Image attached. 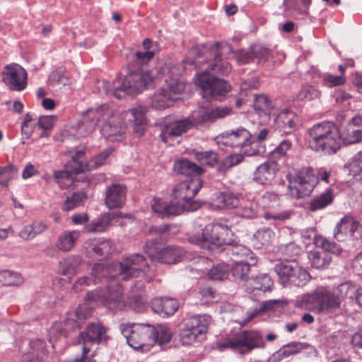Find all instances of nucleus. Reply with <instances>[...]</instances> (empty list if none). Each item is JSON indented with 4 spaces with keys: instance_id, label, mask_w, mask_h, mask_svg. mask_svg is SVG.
Segmentation results:
<instances>
[{
    "instance_id": "f257e3e1",
    "label": "nucleus",
    "mask_w": 362,
    "mask_h": 362,
    "mask_svg": "<svg viewBox=\"0 0 362 362\" xmlns=\"http://www.w3.org/2000/svg\"><path fill=\"white\" fill-rule=\"evenodd\" d=\"M146 107L137 105L129 111L116 112L113 106L102 105L88 109L83 115L78 126L79 136H84L91 132L101 123L100 132L105 140L110 142L120 141L124 139L127 132L125 120L127 119L133 127L134 134L141 136L146 127Z\"/></svg>"
},
{
    "instance_id": "f03ea898",
    "label": "nucleus",
    "mask_w": 362,
    "mask_h": 362,
    "mask_svg": "<svg viewBox=\"0 0 362 362\" xmlns=\"http://www.w3.org/2000/svg\"><path fill=\"white\" fill-rule=\"evenodd\" d=\"M231 52L232 48L227 42L216 43L210 48L203 47L202 50H198L197 48L191 50V54H197L192 62L197 68L205 63V58L214 57L207 68L197 74L194 78L195 84L201 88L203 98L221 100L229 91L230 86L227 81L219 79L215 74L226 76L230 72L231 65L222 55Z\"/></svg>"
},
{
    "instance_id": "7ed1b4c3",
    "label": "nucleus",
    "mask_w": 362,
    "mask_h": 362,
    "mask_svg": "<svg viewBox=\"0 0 362 362\" xmlns=\"http://www.w3.org/2000/svg\"><path fill=\"white\" fill-rule=\"evenodd\" d=\"M182 66L175 64L168 59L158 67L155 80H163L164 83L151 98V105L155 109H165L179 98L185 89V83L179 78Z\"/></svg>"
},
{
    "instance_id": "20e7f679",
    "label": "nucleus",
    "mask_w": 362,
    "mask_h": 362,
    "mask_svg": "<svg viewBox=\"0 0 362 362\" xmlns=\"http://www.w3.org/2000/svg\"><path fill=\"white\" fill-rule=\"evenodd\" d=\"M308 144L314 151L323 155L335 154L341 148V135L337 127L331 122L313 126L308 131Z\"/></svg>"
},
{
    "instance_id": "39448f33",
    "label": "nucleus",
    "mask_w": 362,
    "mask_h": 362,
    "mask_svg": "<svg viewBox=\"0 0 362 362\" xmlns=\"http://www.w3.org/2000/svg\"><path fill=\"white\" fill-rule=\"evenodd\" d=\"M189 242L203 250H219L223 245H230L235 242L234 235L227 225L214 221L206 225L202 232L189 237Z\"/></svg>"
},
{
    "instance_id": "423d86ee",
    "label": "nucleus",
    "mask_w": 362,
    "mask_h": 362,
    "mask_svg": "<svg viewBox=\"0 0 362 362\" xmlns=\"http://www.w3.org/2000/svg\"><path fill=\"white\" fill-rule=\"evenodd\" d=\"M153 77L148 71H136L129 73L122 80L117 78L112 82H104L103 89L107 95L121 99L127 95H136L153 81Z\"/></svg>"
},
{
    "instance_id": "0eeeda50",
    "label": "nucleus",
    "mask_w": 362,
    "mask_h": 362,
    "mask_svg": "<svg viewBox=\"0 0 362 362\" xmlns=\"http://www.w3.org/2000/svg\"><path fill=\"white\" fill-rule=\"evenodd\" d=\"M264 346L263 336L256 330L243 331L216 343V347L219 351L230 349L240 354H246L254 349H263Z\"/></svg>"
},
{
    "instance_id": "6e6552de",
    "label": "nucleus",
    "mask_w": 362,
    "mask_h": 362,
    "mask_svg": "<svg viewBox=\"0 0 362 362\" xmlns=\"http://www.w3.org/2000/svg\"><path fill=\"white\" fill-rule=\"evenodd\" d=\"M296 305L318 313L339 308V300L324 287L318 288L311 293L303 294L296 300Z\"/></svg>"
},
{
    "instance_id": "1a4fd4ad",
    "label": "nucleus",
    "mask_w": 362,
    "mask_h": 362,
    "mask_svg": "<svg viewBox=\"0 0 362 362\" xmlns=\"http://www.w3.org/2000/svg\"><path fill=\"white\" fill-rule=\"evenodd\" d=\"M119 329L129 346L134 350L146 352L153 345L151 335L153 325L144 323L122 324Z\"/></svg>"
},
{
    "instance_id": "9d476101",
    "label": "nucleus",
    "mask_w": 362,
    "mask_h": 362,
    "mask_svg": "<svg viewBox=\"0 0 362 362\" xmlns=\"http://www.w3.org/2000/svg\"><path fill=\"white\" fill-rule=\"evenodd\" d=\"M202 187L200 177H197L183 181L174 187L171 201L176 207L182 208L180 214L185 211H194L199 208V203L193 198Z\"/></svg>"
},
{
    "instance_id": "9b49d317",
    "label": "nucleus",
    "mask_w": 362,
    "mask_h": 362,
    "mask_svg": "<svg viewBox=\"0 0 362 362\" xmlns=\"http://www.w3.org/2000/svg\"><path fill=\"white\" fill-rule=\"evenodd\" d=\"M115 273L119 279L128 280L132 277L146 275V280L151 281L153 271L142 255L134 254L126 257L122 262L112 264Z\"/></svg>"
},
{
    "instance_id": "f8f14e48",
    "label": "nucleus",
    "mask_w": 362,
    "mask_h": 362,
    "mask_svg": "<svg viewBox=\"0 0 362 362\" xmlns=\"http://www.w3.org/2000/svg\"><path fill=\"white\" fill-rule=\"evenodd\" d=\"M86 300L100 303L109 310L118 311L125 307L122 288L115 280H112L106 291L96 289L87 293Z\"/></svg>"
},
{
    "instance_id": "ddd939ff",
    "label": "nucleus",
    "mask_w": 362,
    "mask_h": 362,
    "mask_svg": "<svg viewBox=\"0 0 362 362\" xmlns=\"http://www.w3.org/2000/svg\"><path fill=\"white\" fill-rule=\"evenodd\" d=\"M288 180V192L296 199L308 196L317 184V177L313 169L305 168L293 175H287Z\"/></svg>"
},
{
    "instance_id": "4468645a",
    "label": "nucleus",
    "mask_w": 362,
    "mask_h": 362,
    "mask_svg": "<svg viewBox=\"0 0 362 362\" xmlns=\"http://www.w3.org/2000/svg\"><path fill=\"white\" fill-rule=\"evenodd\" d=\"M211 317L207 315H196L188 319L180 332V341L184 346L192 345L200 341L208 329Z\"/></svg>"
},
{
    "instance_id": "2eb2a0df",
    "label": "nucleus",
    "mask_w": 362,
    "mask_h": 362,
    "mask_svg": "<svg viewBox=\"0 0 362 362\" xmlns=\"http://www.w3.org/2000/svg\"><path fill=\"white\" fill-rule=\"evenodd\" d=\"M196 126L197 123L192 118V112L189 117L180 120L171 121L166 118L159 124L160 137L163 142L171 146L177 138Z\"/></svg>"
},
{
    "instance_id": "dca6fc26",
    "label": "nucleus",
    "mask_w": 362,
    "mask_h": 362,
    "mask_svg": "<svg viewBox=\"0 0 362 362\" xmlns=\"http://www.w3.org/2000/svg\"><path fill=\"white\" fill-rule=\"evenodd\" d=\"M106 338V329L100 324H91L85 332H81L78 337V344H82L84 359L93 357L98 344Z\"/></svg>"
},
{
    "instance_id": "f3484780",
    "label": "nucleus",
    "mask_w": 362,
    "mask_h": 362,
    "mask_svg": "<svg viewBox=\"0 0 362 362\" xmlns=\"http://www.w3.org/2000/svg\"><path fill=\"white\" fill-rule=\"evenodd\" d=\"M144 250L152 261L165 264H176L185 255V250L175 245H168L160 250L155 240L148 241Z\"/></svg>"
},
{
    "instance_id": "a211bd4d",
    "label": "nucleus",
    "mask_w": 362,
    "mask_h": 362,
    "mask_svg": "<svg viewBox=\"0 0 362 362\" xmlns=\"http://www.w3.org/2000/svg\"><path fill=\"white\" fill-rule=\"evenodd\" d=\"M230 250L232 254L241 257L240 259L235 260L231 267L233 276L240 280L247 279L250 267L254 266L257 262L256 257L249 249L243 247H233Z\"/></svg>"
},
{
    "instance_id": "6ab92c4d",
    "label": "nucleus",
    "mask_w": 362,
    "mask_h": 362,
    "mask_svg": "<svg viewBox=\"0 0 362 362\" xmlns=\"http://www.w3.org/2000/svg\"><path fill=\"white\" fill-rule=\"evenodd\" d=\"M362 227L353 216H345L337 224L334 230V238L339 242L358 240L361 237Z\"/></svg>"
},
{
    "instance_id": "aec40b11",
    "label": "nucleus",
    "mask_w": 362,
    "mask_h": 362,
    "mask_svg": "<svg viewBox=\"0 0 362 362\" xmlns=\"http://www.w3.org/2000/svg\"><path fill=\"white\" fill-rule=\"evenodd\" d=\"M251 134L243 127H239L230 132H225L215 138L218 145L242 148L251 144Z\"/></svg>"
},
{
    "instance_id": "412c9836",
    "label": "nucleus",
    "mask_w": 362,
    "mask_h": 362,
    "mask_svg": "<svg viewBox=\"0 0 362 362\" xmlns=\"http://www.w3.org/2000/svg\"><path fill=\"white\" fill-rule=\"evenodd\" d=\"M194 269L200 277L208 276L212 280H223L228 276L230 267L224 262L211 267V262L208 258L199 257L197 266Z\"/></svg>"
},
{
    "instance_id": "4be33fe9",
    "label": "nucleus",
    "mask_w": 362,
    "mask_h": 362,
    "mask_svg": "<svg viewBox=\"0 0 362 362\" xmlns=\"http://www.w3.org/2000/svg\"><path fill=\"white\" fill-rule=\"evenodd\" d=\"M111 269L110 267H105L103 264H95L92 269L91 276H84L78 279L72 288L76 292H79L86 286H90L102 282L103 279L107 281V275H110V278L115 276V274L111 272Z\"/></svg>"
},
{
    "instance_id": "5701e85b",
    "label": "nucleus",
    "mask_w": 362,
    "mask_h": 362,
    "mask_svg": "<svg viewBox=\"0 0 362 362\" xmlns=\"http://www.w3.org/2000/svg\"><path fill=\"white\" fill-rule=\"evenodd\" d=\"M3 81L11 90L22 91L27 86V72L17 64L7 65Z\"/></svg>"
},
{
    "instance_id": "b1692460",
    "label": "nucleus",
    "mask_w": 362,
    "mask_h": 362,
    "mask_svg": "<svg viewBox=\"0 0 362 362\" xmlns=\"http://www.w3.org/2000/svg\"><path fill=\"white\" fill-rule=\"evenodd\" d=\"M232 114L233 109L227 106H218L211 109L199 107L192 112V118L197 123V125H199L204 123H212Z\"/></svg>"
},
{
    "instance_id": "393cba45",
    "label": "nucleus",
    "mask_w": 362,
    "mask_h": 362,
    "mask_svg": "<svg viewBox=\"0 0 362 362\" xmlns=\"http://www.w3.org/2000/svg\"><path fill=\"white\" fill-rule=\"evenodd\" d=\"M341 141L346 145L356 144L362 140V112L353 117L343 129Z\"/></svg>"
},
{
    "instance_id": "a878e982",
    "label": "nucleus",
    "mask_w": 362,
    "mask_h": 362,
    "mask_svg": "<svg viewBox=\"0 0 362 362\" xmlns=\"http://www.w3.org/2000/svg\"><path fill=\"white\" fill-rule=\"evenodd\" d=\"M84 152L83 151H78L75 153V154L72 156V162L74 165V169L72 171L65 169L62 170L55 171L54 173V177L55 180L59 184V187L62 188H64L66 186H69L72 182V174H78L83 170H79L78 168L81 165H87V163L83 162Z\"/></svg>"
},
{
    "instance_id": "bb28decb",
    "label": "nucleus",
    "mask_w": 362,
    "mask_h": 362,
    "mask_svg": "<svg viewBox=\"0 0 362 362\" xmlns=\"http://www.w3.org/2000/svg\"><path fill=\"white\" fill-rule=\"evenodd\" d=\"M83 264L84 261L81 256L69 255L59 262L58 273L71 279L82 271Z\"/></svg>"
},
{
    "instance_id": "cd10ccee",
    "label": "nucleus",
    "mask_w": 362,
    "mask_h": 362,
    "mask_svg": "<svg viewBox=\"0 0 362 362\" xmlns=\"http://www.w3.org/2000/svg\"><path fill=\"white\" fill-rule=\"evenodd\" d=\"M126 201V188L119 184L108 187L105 194V204L109 209L121 208Z\"/></svg>"
},
{
    "instance_id": "c85d7f7f",
    "label": "nucleus",
    "mask_w": 362,
    "mask_h": 362,
    "mask_svg": "<svg viewBox=\"0 0 362 362\" xmlns=\"http://www.w3.org/2000/svg\"><path fill=\"white\" fill-rule=\"evenodd\" d=\"M76 322L67 319L64 322H55L48 331L49 343L52 347L57 349L56 342L59 339H64L66 336L68 330L74 328Z\"/></svg>"
},
{
    "instance_id": "c756f323",
    "label": "nucleus",
    "mask_w": 362,
    "mask_h": 362,
    "mask_svg": "<svg viewBox=\"0 0 362 362\" xmlns=\"http://www.w3.org/2000/svg\"><path fill=\"white\" fill-rule=\"evenodd\" d=\"M297 122V115L288 109L280 111L274 119L276 127L283 134L291 132L296 128Z\"/></svg>"
},
{
    "instance_id": "7c9ffc66",
    "label": "nucleus",
    "mask_w": 362,
    "mask_h": 362,
    "mask_svg": "<svg viewBox=\"0 0 362 362\" xmlns=\"http://www.w3.org/2000/svg\"><path fill=\"white\" fill-rule=\"evenodd\" d=\"M178 308V301L172 298H155L151 301L153 311L162 316L173 315Z\"/></svg>"
},
{
    "instance_id": "2f4dec72",
    "label": "nucleus",
    "mask_w": 362,
    "mask_h": 362,
    "mask_svg": "<svg viewBox=\"0 0 362 362\" xmlns=\"http://www.w3.org/2000/svg\"><path fill=\"white\" fill-rule=\"evenodd\" d=\"M46 354L45 342L41 339L31 340L29 347L22 356L23 362H44L43 358Z\"/></svg>"
},
{
    "instance_id": "473e14b6",
    "label": "nucleus",
    "mask_w": 362,
    "mask_h": 362,
    "mask_svg": "<svg viewBox=\"0 0 362 362\" xmlns=\"http://www.w3.org/2000/svg\"><path fill=\"white\" fill-rule=\"evenodd\" d=\"M278 170L279 165L276 162L271 160L264 162L257 168L254 180L261 185H265L274 179Z\"/></svg>"
},
{
    "instance_id": "72a5a7b5",
    "label": "nucleus",
    "mask_w": 362,
    "mask_h": 362,
    "mask_svg": "<svg viewBox=\"0 0 362 362\" xmlns=\"http://www.w3.org/2000/svg\"><path fill=\"white\" fill-rule=\"evenodd\" d=\"M240 202L238 194L225 192L216 194L211 204L216 209H233L238 206Z\"/></svg>"
},
{
    "instance_id": "f704fd0d",
    "label": "nucleus",
    "mask_w": 362,
    "mask_h": 362,
    "mask_svg": "<svg viewBox=\"0 0 362 362\" xmlns=\"http://www.w3.org/2000/svg\"><path fill=\"white\" fill-rule=\"evenodd\" d=\"M173 331L167 325H153V334L151 339L153 341V345L158 344L160 348L166 349L173 337Z\"/></svg>"
},
{
    "instance_id": "c9c22d12",
    "label": "nucleus",
    "mask_w": 362,
    "mask_h": 362,
    "mask_svg": "<svg viewBox=\"0 0 362 362\" xmlns=\"http://www.w3.org/2000/svg\"><path fill=\"white\" fill-rule=\"evenodd\" d=\"M174 170L179 174L193 178L199 177L203 173L202 168L187 159L177 160L174 164Z\"/></svg>"
},
{
    "instance_id": "e433bc0d",
    "label": "nucleus",
    "mask_w": 362,
    "mask_h": 362,
    "mask_svg": "<svg viewBox=\"0 0 362 362\" xmlns=\"http://www.w3.org/2000/svg\"><path fill=\"white\" fill-rule=\"evenodd\" d=\"M88 252L97 256L108 255L115 250V244L110 240L99 238L91 240L88 247Z\"/></svg>"
},
{
    "instance_id": "4c0bfd02",
    "label": "nucleus",
    "mask_w": 362,
    "mask_h": 362,
    "mask_svg": "<svg viewBox=\"0 0 362 362\" xmlns=\"http://www.w3.org/2000/svg\"><path fill=\"white\" fill-rule=\"evenodd\" d=\"M153 211L162 216L168 217L170 216H177L180 214L182 208L176 207L171 201L170 203H165L161 199L154 198L151 204Z\"/></svg>"
},
{
    "instance_id": "58836bf2",
    "label": "nucleus",
    "mask_w": 362,
    "mask_h": 362,
    "mask_svg": "<svg viewBox=\"0 0 362 362\" xmlns=\"http://www.w3.org/2000/svg\"><path fill=\"white\" fill-rule=\"evenodd\" d=\"M80 235V231L77 230H66L59 235L55 247L63 252L70 251Z\"/></svg>"
},
{
    "instance_id": "ea45409f",
    "label": "nucleus",
    "mask_w": 362,
    "mask_h": 362,
    "mask_svg": "<svg viewBox=\"0 0 362 362\" xmlns=\"http://www.w3.org/2000/svg\"><path fill=\"white\" fill-rule=\"evenodd\" d=\"M254 108L262 122H267L274 110V105L264 95H257L254 100Z\"/></svg>"
},
{
    "instance_id": "a19ab883",
    "label": "nucleus",
    "mask_w": 362,
    "mask_h": 362,
    "mask_svg": "<svg viewBox=\"0 0 362 362\" xmlns=\"http://www.w3.org/2000/svg\"><path fill=\"white\" fill-rule=\"evenodd\" d=\"M273 281L270 276L266 274H260L255 279H251L247 283V292H253V291H260L265 292L269 291Z\"/></svg>"
},
{
    "instance_id": "79ce46f5",
    "label": "nucleus",
    "mask_w": 362,
    "mask_h": 362,
    "mask_svg": "<svg viewBox=\"0 0 362 362\" xmlns=\"http://www.w3.org/2000/svg\"><path fill=\"white\" fill-rule=\"evenodd\" d=\"M334 199L333 190L327 189L318 196L314 197L310 202V209L312 211L322 209L331 204Z\"/></svg>"
},
{
    "instance_id": "37998d69",
    "label": "nucleus",
    "mask_w": 362,
    "mask_h": 362,
    "mask_svg": "<svg viewBox=\"0 0 362 362\" xmlns=\"http://www.w3.org/2000/svg\"><path fill=\"white\" fill-rule=\"evenodd\" d=\"M344 169L349 173V175L356 180L362 179V151L358 152L354 155L344 165Z\"/></svg>"
},
{
    "instance_id": "c03bdc74",
    "label": "nucleus",
    "mask_w": 362,
    "mask_h": 362,
    "mask_svg": "<svg viewBox=\"0 0 362 362\" xmlns=\"http://www.w3.org/2000/svg\"><path fill=\"white\" fill-rule=\"evenodd\" d=\"M238 214L240 216L245 218H254L260 214V208L255 199L254 200H248L245 204L240 203Z\"/></svg>"
},
{
    "instance_id": "a18cd8bd",
    "label": "nucleus",
    "mask_w": 362,
    "mask_h": 362,
    "mask_svg": "<svg viewBox=\"0 0 362 362\" xmlns=\"http://www.w3.org/2000/svg\"><path fill=\"white\" fill-rule=\"evenodd\" d=\"M257 247L260 248L270 245L275 237V233L269 228H262L257 230L253 235Z\"/></svg>"
},
{
    "instance_id": "49530a36",
    "label": "nucleus",
    "mask_w": 362,
    "mask_h": 362,
    "mask_svg": "<svg viewBox=\"0 0 362 362\" xmlns=\"http://www.w3.org/2000/svg\"><path fill=\"white\" fill-rule=\"evenodd\" d=\"M357 291L356 286L351 282H344L339 284L336 291L332 292L334 298L339 300V305H341V299L344 298H352L356 296Z\"/></svg>"
},
{
    "instance_id": "de8ad7c7",
    "label": "nucleus",
    "mask_w": 362,
    "mask_h": 362,
    "mask_svg": "<svg viewBox=\"0 0 362 362\" xmlns=\"http://www.w3.org/2000/svg\"><path fill=\"white\" fill-rule=\"evenodd\" d=\"M113 149L108 148L102 151L100 154L92 158L87 163V165H81L78 170H91L104 165L106 159L112 153Z\"/></svg>"
},
{
    "instance_id": "09e8293b",
    "label": "nucleus",
    "mask_w": 362,
    "mask_h": 362,
    "mask_svg": "<svg viewBox=\"0 0 362 362\" xmlns=\"http://www.w3.org/2000/svg\"><path fill=\"white\" fill-rule=\"evenodd\" d=\"M308 257L312 267L317 269L326 268L331 262L330 256L325 252L320 253L317 251H311Z\"/></svg>"
},
{
    "instance_id": "8fccbe9b",
    "label": "nucleus",
    "mask_w": 362,
    "mask_h": 362,
    "mask_svg": "<svg viewBox=\"0 0 362 362\" xmlns=\"http://www.w3.org/2000/svg\"><path fill=\"white\" fill-rule=\"evenodd\" d=\"M151 44L152 42L149 39H145L143 42V47L145 50L138 51L134 53V57L139 66L146 64L153 57L154 52L150 50Z\"/></svg>"
},
{
    "instance_id": "3c124183",
    "label": "nucleus",
    "mask_w": 362,
    "mask_h": 362,
    "mask_svg": "<svg viewBox=\"0 0 362 362\" xmlns=\"http://www.w3.org/2000/svg\"><path fill=\"white\" fill-rule=\"evenodd\" d=\"M255 199L260 209H272L279 205L278 196L272 192H266L262 196L255 197Z\"/></svg>"
},
{
    "instance_id": "603ef678",
    "label": "nucleus",
    "mask_w": 362,
    "mask_h": 362,
    "mask_svg": "<svg viewBox=\"0 0 362 362\" xmlns=\"http://www.w3.org/2000/svg\"><path fill=\"white\" fill-rule=\"evenodd\" d=\"M296 265L279 264L275 266V272L279 277V280L282 285L286 286L289 284L293 273L295 272Z\"/></svg>"
},
{
    "instance_id": "864d4df0",
    "label": "nucleus",
    "mask_w": 362,
    "mask_h": 362,
    "mask_svg": "<svg viewBox=\"0 0 362 362\" xmlns=\"http://www.w3.org/2000/svg\"><path fill=\"white\" fill-rule=\"evenodd\" d=\"M0 282L7 286H20L23 283V278L18 272L4 270L0 272Z\"/></svg>"
},
{
    "instance_id": "5fc2aeb1",
    "label": "nucleus",
    "mask_w": 362,
    "mask_h": 362,
    "mask_svg": "<svg viewBox=\"0 0 362 362\" xmlns=\"http://www.w3.org/2000/svg\"><path fill=\"white\" fill-rule=\"evenodd\" d=\"M303 349L300 343H291L284 346L273 355V360H281L293 354L299 353Z\"/></svg>"
},
{
    "instance_id": "6e6d98bb",
    "label": "nucleus",
    "mask_w": 362,
    "mask_h": 362,
    "mask_svg": "<svg viewBox=\"0 0 362 362\" xmlns=\"http://www.w3.org/2000/svg\"><path fill=\"white\" fill-rule=\"evenodd\" d=\"M320 96V91L315 86L306 85L301 88L296 95V99L300 101H311L318 99Z\"/></svg>"
},
{
    "instance_id": "4d7b16f0",
    "label": "nucleus",
    "mask_w": 362,
    "mask_h": 362,
    "mask_svg": "<svg viewBox=\"0 0 362 362\" xmlns=\"http://www.w3.org/2000/svg\"><path fill=\"white\" fill-rule=\"evenodd\" d=\"M69 81L68 75L60 71H52L48 78L49 85L57 88L68 85Z\"/></svg>"
},
{
    "instance_id": "13d9d810",
    "label": "nucleus",
    "mask_w": 362,
    "mask_h": 362,
    "mask_svg": "<svg viewBox=\"0 0 362 362\" xmlns=\"http://www.w3.org/2000/svg\"><path fill=\"white\" fill-rule=\"evenodd\" d=\"M110 217L109 215L103 216L98 220L92 221L86 226L85 228L90 233H100L108 227L110 222Z\"/></svg>"
},
{
    "instance_id": "bf43d9fd",
    "label": "nucleus",
    "mask_w": 362,
    "mask_h": 362,
    "mask_svg": "<svg viewBox=\"0 0 362 362\" xmlns=\"http://www.w3.org/2000/svg\"><path fill=\"white\" fill-rule=\"evenodd\" d=\"M251 50L252 52L253 58L255 57L257 59V63L259 64L264 65L266 62H269L272 57L270 51L267 48L260 45L251 46Z\"/></svg>"
},
{
    "instance_id": "052dcab7",
    "label": "nucleus",
    "mask_w": 362,
    "mask_h": 362,
    "mask_svg": "<svg viewBox=\"0 0 362 362\" xmlns=\"http://www.w3.org/2000/svg\"><path fill=\"white\" fill-rule=\"evenodd\" d=\"M86 196L83 192H76L66 198L62 206V210L64 211H71L80 206L85 199Z\"/></svg>"
},
{
    "instance_id": "680f3d73",
    "label": "nucleus",
    "mask_w": 362,
    "mask_h": 362,
    "mask_svg": "<svg viewBox=\"0 0 362 362\" xmlns=\"http://www.w3.org/2000/svg\"><path fill=\"white\" fill-rule=\"evenodd\" d=\"M310 279V274L301 267L296 265L295 272L293 273L290 284L300 287L305 284Z\"/></svg>"
},
{
    "instance_id": "e2e57ef3",
    "label": "nucleus",
    "mask_w": 362,
    "mask_h": 362,
    "mask_svg": "<svg viewBox=\"0 0 362 362\" xmlns=\"http://www.w3.org/2000/svg\"><path fill=\"white\" fill-rule=\"evenodd\" d=\"M315 245L333 254L339 255L342 249L337 244L332 243L322 236L315 238Z\"/></svg>"
},
{
    "instance_id": "0e129e2a",
    "label": "nucleus",
    "mask_w": 362,
    "mask_h": 362,
    "mask_svg": "<svg viewBox=\"0 0 362 362\" xmlns=\"http://www.w3.org/2000/svg\"><path fill=\"white\" fill-rule=\"evenodd\" d=\"M194 156L202 165L214 166L218 161L217 154L211 151L196 152Z\"/></svg>"
},
{
    "instance_id": "69168bd1",
    "label": "nucleus",
    "mask_w": 362,
    "mask_h": 362,
    "mask_svg": "<svg viewBox=\"0 0 362 362\" xmlns=\"http://www.w3.org/2000/svg\"><path fill=\"white\" fill-rule=\"evenodd\" d=\"M37 125V122L33 118V116L28 113L21 124L22 134L26 137L29 138L33 134L35 127Z\"/></svg>"
},
{
    "instance_id": "338daca9",
    "label": "nucleus",
    "mask_w": 362,
    "mask_h": 362,
    "mask_svg": "<svg viewBox=\"0 0 362 362\" xmlns=\"http://www.w3.org/2000/svg\"><path fill=\"white\" fill-rule=\"evenodd\" d=\"M292 143L289 140L284 139L281 141L272 151L271 156L272 158H279L284 156L286 153L291 150Z\"/></svg>"
},
{
    "instance_id": "774afa93",
    "label": "nucleus",
    "mask_w": 362,
    "mask_h": 362,
    "mask_svg": "<svg viewBox=\"0 0 362 362\" xmlns=\"http://www.w3.org/2000/svg\"><path fill=\"white\" fill-rule=\"evenodd\" d=\"M322 78L325 86L329 88L343 85L346 82L345 77L343 74L334 76L330 74H325Z\"/></svg>"
}]
</instances>
